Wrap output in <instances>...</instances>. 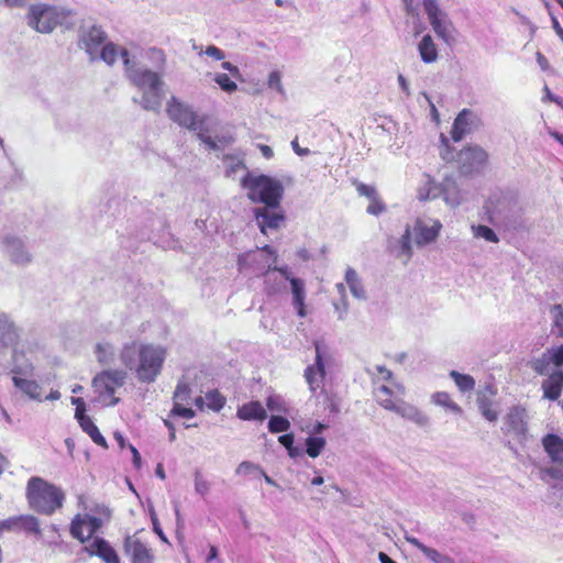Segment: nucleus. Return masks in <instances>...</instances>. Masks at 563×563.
I'll return each mask as SVG.
<instances>
[{
  "label": "nucleus",
  "mask_w": 563,
  "mask_h": 563,
  "mask_svg": "<svg viewBox=\"0 0 563 563\" xmlns=\"http://www.w3.org/2000/svg\"><path fill=\"white\" fill-rule=\"evenodd\" d=\"M195 489L200 495H206L209 490V484L205 481L199 472H196L195 476Z\"/></svg>",
  "instance_id": "nucleus-53"
},
{
  "label": "nucleus",
  "mask_w": 563,
  "mask_h": 563,
  "mask_svg": "<svg viewBox=\"0 0 563 563\" xmlns=\"http://www.w3.org/2000/svg\"><path fill=\"white\" fill-rule=\"evenodd\" d=\"M486 159V152L478 146L465 148L459 154V161L465 174L479 169L485 164Z\"/></svg>",
  "instance_id": "nucleus-23"
},
{
  "label": "nucleus",
  "mask_w": 563,
  "mask_h": 563,
  "mask_svg": "<svg viewBox=\"0 0 563 563\" xmlns=\"http://www.w3.org/2000/svg\"><path fill=\"white\" fill-rule=\"evenodd\" d=\"M107 43V34L100 27L92 25L80 31L78 47L84 49L91 62L98 60V54Z\"/></svg>",
  "instance_id": "nucleus-13"
},
{
  "label": "nucleus",
  "mask_w": 563,
  "mask_h": 563,
  "mask_svg": "<svg viewBox=\"0 0 563 563\" xmlns=\"http://www.w3.org/2000/svg\"><path fill=\"white\" fill-rule=\"evenodd\" d=\"M468 132L470 131L456 129L455 124H453L452 131H451V136H452L453 141L460 142L464 137V135Z\"/></svg>",
  "instance_id": "nucleus-62"
},
{
  "label": "nucleus",
  "mask_w": 563,
  "mask_h": 563,
  "mask_svg": "<svg viewBox=\"0 0 563 563\" xmlns=\"http://www.w3.org/2000/svg\"><path fill=\"white\" fill-rule=\"evenodd\" d=\"M1 252L15 267L25 268L33 263L34 256L25 240L19 235L7 233L0 240Z\"/></svg>",
  "instance_id": "nucleus-10"
},
{
  "label": "nucleus",
  "mask_w": 563,
  "mask_h": 563,
  "mask_svg": "<svg viewBox=\"0 0 563 563\" xmlns=\"http://www.w3.org/2000/svg\"><path fill=\"white\" fill-rule=\"evenodd\" d=\"M417 48L419 52V56L424 64H433L438 62V47L430 34H426L422 36L421 41L418 43Z\"/></svg>",
  "instance_id": "nucleus-29"
},
{
  "label": "nucleus",
  "mask_w": 563,
  "mask_h": 563,
  "mask_svg": "<svg viewBox=\"0 0 563 563\" xmlns=\"http://www.w3.org/2000/svg\"><path fill=\"white\" fill-rule=\"evenodd\" d=\"M90 556H98L104 563H121L117 551L103 538H95L84 548Z\"/></svg>",
  "instance_id": "nucleus-22"
},
{
  "label": "nucleus",
  "mask_w": 563,
  "mask_h": 563,
  "mask_svg": "<svg viewBox=\"0 0 563 563\" xmlns=\"http://www.w3.org/2000/svg\"><path fill=\"white\" fill-rule=\"evenodd\" d=\"M221 66L223 69L228 70L232 77L235 79H241L240 69L235 65L230 62H223Z\"/></svg>",
  "instance_id": "nucleus-59"
},
{
  "label": "nucleus",
  "mask_w": 563,
  "mask_h": 563,
  "mask_svg": "<svg viewBox=\"0 0 563 563\" xmlns=\"http://www.w3.org/2000/svg\"><path fill=\"white\" fill-rule=\"evenodd\" d=\"M95 355L101 365H112L115 362V347L110 342H99L95 346Z\"/></svg>",
  "instance_id": "nucleus-31"
},
{
  "label": "nucleus",
  "mask_w": 563,
  "mask_h": 563,
  "mask_svg": "<svg viewBox=\"0 0 563 563\" xmlns=\"http://www.w3.org/2000/svg\"><path fill=\"white\" fill-rule=\"evenodd\" d=\"M496 388L488 384L477 391L476 404L481 415L489 422H495L498 419V411L494 408L496 396Z\"/></svg>",
  "instance_id": "nucleus-21"
},
{
  "label": "nucleus",
  "mask_w": 563,
  "mask_h": 563,
  "mask_svg": "<svg viewBox=\"0 0 563 563\" xmlns=\"http://www.w3.org/2000/svg\"><path fill=\"white\" fill-rule=\"evenodd\" d=\"M294 441H295V438H294V434H291V433L283 434L278 438V442L282 445H284L287 449V451L294 450Z\"/></svg>",
  "instance_id": "nucleus-58"
},
{
  "label": "nucleus",
  "mask_w": 563,
  "mask_h": 563,
  "mask_svg": "<svg viewBox=\"0 0 563 563\" xmlns=\"http://www.w3.org/2000/svg\"><path fill=\"white\" fill-rule=\"evenodd\" d=\"M255 220L263 234L267 230H277L285 221V214L279 207H258L254 209Z\"/></svg>",
  "instance_id": "nucleus-19"
},
{
  "label": "nucleus",
  "mask_w": 563,
  "mask_h": 563,
  "mask_svg": "<svg viewBox=\"0 0 563 563\" xmlns=\"http://www.w3.org/2000/svg\"><path fill=\"white\" fill-rule=\"evenodd\" d=\"M316 358L314 363L309 365L303 373L306 383L309 386V390L316 394L318 389L322 388V383L325 377V362L321 352V343L314 342Z\"/></svg>",
  "instance_id": "nucleus-17"
},
{
  "label": "nucleus",
  "mask_w": 563,
  "mask_h": 563,
  "mask_svg": "<svg viewBox=\"0 0 563 563\" xmlns=\"http://www.w3.org/2000/svg\"><path fill=\"white\" fill-rule=\"evenodd\" d=\"M268 86L269 88L276 89L277 91L283 90L280 75L278 71H273L268 76Z\"/></svg>",
  "instance_id": "nucleus-55"
},
{
  "label": "nucleus",
  "mask_w": 563,
  "mask_h": 563,
  "mask_svg": "<svg viewBox=\"0 0 563 563\" xmlns=\"http://www.w3.org/2000/svg\"><path fill=\"white\" fill-rule=\"evenodd\" d=\"M412 240L411 227L407 225L402 235L391 246L394 256L400 260L405 265L411 260L413 254Z\"/></svg>",
  "instance_id": "nucleus-24"
},
{
  "label": "nucleus",
  "mask_w": 563,
  "mask_h": 563,
  "mask_svg": "<svg viewBox=\"0 0 563 563\" xmlns=\"http://www.w3.org/2000/svg\"><path fill=\"white\" fill-rule=\"evenodd\" d=\"M334 309L338 312V319L344 320L346 318L349 311V302L347 299L342 300L341 303H334Z\"/></svg>",
  "instance_id": "nucleus-57"
},
{
  "label": "nucleus",
  "mask_w": 563,
  "mask_h": 563,
  "mask_svg": "<svg viewBox=\"0 0 563 563\" xmlns=\"http://www.w3.org/2000/svg\"><path fill=\"white\" fill-rule=\"evenodd\" d=\"M306 452L310 457H318L325 446V439L322 437H309L306 440Z\"/></svg>",
  "instance_id": "nucleus-38"
},
{
  "label": "nucleus",
  "mask_w": 563,
  "mask_h": 563,
  "mask_svg": "<svg viewBox=\"0 0 563 563\" xmlns=\"http://www.w3.org/2000/svg\"><path fill=\"white\" fill-rule=\"evenodd\" d=\"M344 279L353 297L360 300L366 299V291L363 287V283L354 268L349 267L346 269Z\"/></svg>",
  "instance_id": "nucleus-30"
},
{
  "label": "nucleus",
  "mask_w": 563,
  "mask_h": 563,
  "mask_svg": "<svg viewBox=\"0 0 563 563\" xmlns=\"http://www.w3.org/2000/svg\"><path fill=\"white\" fill-rule=\"evenodd\" d=\"M191 389L187 383L180 380L178 382L175 393H174V402H184L188 401L190 398Z\"/></svg>",
  "instance_id": "nucleus-46"
},
{
  "label": "nucleus",
  "mask_w": 563,
  "mask_h": 563,
  "mask_svg": "<svg viewBox=\"0 0 563 563\" xmlns=\"http://www.w3.org/2000/svg\"><path fill=\"white\" fill-rule=\"evenodd\" d=\"M563 365V344L547 349L539 357L533 358L530 363L531 368L539 375H548L552 373L553 367Z\"/></svg>",
  "instance_id": "nucleus-16"
},
{
  "label": "nucleus",
  "mask_w": 563,
  "mask_h": 563,
  "mask_svg": "<svg viewBox=\"0 0 563 563\" xmlns=\"http://www.w3.org/2000/svg\"><path fill=\"white\" fill-rule=\"evenodd\" d=\"M290 429V422L288 419L282 416L273 415L268 421V430L272 433L286 432Z\"/></svg>",
  "instance_id": "nucleus-41"
},
{
  "label": "nucleus",
  "mask_w": 563,
  "mask_h": 563,
  "mask_svg": "<svg viewBox=\"0 0 563 563\" xmlns=\"http://www.w3.org/2000/svg\"><path fill=\"white\" fill-rule=\"evenodd\" d=\"M235 473L236 475H260L263 473V468L253 462L244 461L238 465Z\"/></svg>",
  "instance_id": "nucleus-44"
},
{
  "label": "nucleus",
  "mask_w": 563,
  "mask_h": 563,
  "mask_svg": "<svg viewBox=\"0 0 563 563\" xmlns=\"http://www.w3.org/2000/svg\"><path fill=\"white\" fill-rule=\"evenodd\" d=\"M223 164L225 166V175L228 177H234L239 170L246 169L243 159L238 156L225 155L223 157Z\"/></svg>",
  "instance_id": "nucleus-37"
},
{
  "label": "nucleus",
  "mask_w": 563,
  "mask_h": 563,
  "mask_svg": "<svg viewBox=\"0 0 563 563\" xmlns=\"http://www.w3.org/2000/svg\"><path fill=\"white\" fill-rule=\"evenodd\" d=\"M85 411H86L85 405L77 407L76 411H75V417L78 420L80 426H82V422H85V420H90V418L85 415Z\"/></svg>",
  "instance_id": "nucleus-61"
},
{
  "label": "nucleus",
  "mask_w": 563,
  "mask_h": 563,
  "mask_svg": "<svg viewBox=\"0 0 563 563\" xmlns=\"http://www.w3.org/2000/svg\"><path fill=\"white\" fill-rule=\"evenodd\" d=\"M550 314L553 320V325L558 330V334L563 338V307L561 305H554Z\"/></svg>",
  "instance_id": "nucleus-45"
},
{
  "label": "nucleus",
  "mask_w": 563,
  "mask_h": 563,
  "mask_svg": "<svg viewBox=\"0 0 563 563\" xmlns=\"http://www.w3.org/2000/svg\"><path fill=\"white\" fill-rule=\"evenodd\" d=\"M375 368L382 375V378L384 380H391V378H393L391 371H389L388 368H386L383 365H377Z\"/></svg>",
  "instance_id": "nucleus-64"
},
{
  "label": "nucleus",
  "mask_w": 563,
  "mask_h": 563,
  "mask_svg": "<svg viewBox=\"0 0 563 563\" xmlns=\"http://www.w3.org/2000/svg\"><path fill=\"white\" fill-rule=\"evenodd\" d=\"M30 507L43 515H52L63 506L65 495L60 488L41 477H31L26 487Z\"/></svg>",
  "instance_id": "nucleus-4"
},
{
  "label": "nucleus",
  "mask_w": 563,
  "mask_h": 563,
  "mask_svg": "<svg viewBox=\"0 0 563 563\" xmlns=\"http://www.w3.org/2000/svg\"><path fill=\"white\" fill-rule=\"evenodd\" d=\"M123 548L131 563H154L153 550L135 536L125 537Z\"/></svg>",
  "instance_id": "nucleus-20"
},
{
  "label": "nucleus",
  "mask_w": 563,
  "mask_h": 563,
  "mask_svg": "<svg viewBox=\"0 0 563 563\" xmlns=\"http://www.w3.org/2000/svg\"><path fill=\"white\" fill-rule=\"evenodd\" d=\"M405 540L410 543L411 545L416 547L418 550H420L422 553L426 552V550L428 549L427 545H424L422 542H420L417 538L406 533L405 534Z\"/></svg>",
  "instance_id": "nucleus-60"
},
{
  "label": "nucleus",
  "mask_w": 563,
  "mask_h": 563,
  "mask_svg": "<svg viewBox=\"0 0 563 563\" xmlns=\"http://www.w3.org/2000/svg\"><path fill=\"white\" fill-rule=\"evenodd\" d=\"M423 554L433 563H454L450 556L441 554L438 550L430 547H428Z\"/></svg>",
  "instance_id": "nucleus-48"
},
{
  "label": "nucleus",
  "mask_w": 563,
  "mask_h": 563,
  "mask_svg": "<svg viewBox=\"0 0 563 563\" xmlns=\"http://www.w3.org/2000/svg\"><path fill=\"white\" fill-rule=\"evenodd\" d=\"M122 62L125 67L128 79L141 92V97L133 98V102L146 111L158 112L162 108L164 92V80L157 71L145 67H139L130 59L128 51H122Z\"/></svg>",
  "instance_id": "nucleus-2"
},
{
  "label": "nucleus",
  "mask_w": 563,
  "mask_h": 563,
  "mask_svg": "<svg viewBox=\"0 0 563 563\" xmlns=\"http://www.w3.org/2000/svg\"><path fill=\"white\" fill-rule=\"evenodd\" d=\"M423 9L432 26L433 32L444 43L453 41L454 25L446 12H444L437 0H423Z\"/></svg>",
  "instance_id": "nucleus-12"
},
{
  "label": "nucleus",
  "mask_w": 563,
  "mask_h": 563,
  "mask_svg": "<svg viewBox=\"0 0 563 563\" xmlns=\"http://www.w3.org/2000/svg\"><path fill=\"white\" fill-rule=\"evenodd\" d=\"M440 196H443L444 201L451 207H456L461 202L456 184L453 179L445 178L442 184H437L430 175H423V183L418 188V199L424 201Z\"/></svg>",
  "instance_id": "nucleus-9"
},
{
  "label": "nucleus",
  "mask_w": 563,
  "mask_h": 563,
  "mask_svg": "<svg viewBox=\"0 0 563 563\" xmlns=\"http://www.w3.org/2000/svg\"><path fill=\"white\" fill-rule=\"evenodd\" d=\"M506 431L514 434H525L527 431L526 411L521 408L515 407L509 410L506 416Z\"/></svg>",
  "instance_id": "nucleus-26"
},
{
  "label": "nucleus",
  "mask_w": 563,
  "mask_h": 563,
  "mask_svg": "<svg viewBox=\"0 0 563 563\" xmlns=\"http://www.w3.org/2000/svg\"><path fill=\"white\" fill-rule=\"evenodd\" d=\"M470 114H471V112L466 109L461 111L454 120L453 124H455V128L470 131V122H468Z\"/></svg>",
  "instance_id": "nucleus-49"
},
{
  "label": "nucleus",
  "mask_w": 563,
  "mask_h": 563,
  "mask_svg": "<svg viewBox=\"0 0 563 563\" xmlns=\"http://www.w3.org/2000/svg\"><path fill=\"white\" fill-rule=\"evenodd\" d=\"M82 428V430L85 432H87L91 440L98 444V445H101L102 448H107L108 444H107V441L104 439V437L99 432V429L97 428V426L92 422V420H85V422H82V426H80Z\"/></svg>",
  "instance_id": "nucleus-39"
},
{
  "label": "nucleus",
  "mask_w": 563,
  "mask_h": 563,
  "mask_svg": "<svg viewBox=\"0 0 563 563\" xmlns=\"http://www.w3.org/2000/svg\"><path fill=\"white\" fill-rule=\"evenodd\" d=\"M542 446L552 465L540 468V478L544 483L559 482L563 489V439L556 434H547L542 438Z\"/></svg>",
  "instance_id": "nucleus-7"
},
{
  "label": "nucleus",
  "mask_w": 563,
  "mask_h": 563,
  "mask_svg": "<svg viewBox=\"0 0 563 563\" xmlns=\"http://www.w3.org/2000/svg\"><path fill=\"white\" fill-rule=\"evenodd\" d=\"M151 520H152L154 532L159 537V539L163 542H168L165 533L163 532V530L161 528L159 521H158V519H157V517H156L154 511L151 512Z\"/></svg>",
  "instance_id": "nucleus-56"
},
{
  "label": "nucleus",
  "mask_w": 563,
  "mask_h": 563,
  "mask_svg": "<svg viewBox=\"0 0 563 563\" xmlns=\"http://www.w3.org/2000/svg\"><path fill=\"white\" fill-rule=\"evenodd\" d=\"M126 379V372L122 369H108L99 373L92 379V387L102 400L110 398L107 405L114 406L120 399L114 397L118 388L123 386Z\"/></svg>",
  "instance_id": "nucleus-11"
},
{
  "label": "nucleus",
  "mask_w": 563,
  "mask_h": 563,
  "mask_svg": "<svg viewBox=\"0 0 563 563\" xmlns=\"http://www.w3.org/2000/svg\"><path fill=\"white\" fill-rule=\"evenodd\" d=\"M548 375L549 377L542 383L544 397L550 400H558L563 389V371L556 369Z\"/></svg>",
  "instance_id": "nucleus-25"
},
{
  "label": "nucleus",
  "mask_w": 563,
  "mask_h": 563,
  "mask_svg": "<svg viewBox=\"0 0 563 563\" xmlns=\"http://www.w3.org/2000/svg\"><path fill=\"white\" fill-rule=\"evenodd\" d=\"M472 231H473L474 236H476V238H482L485 241L492 242V243L499 242V238L497 236L495 231L487 225H483V224L472 225Z\"/></svg>",
  "instance_id": "nucleus-40"
},
{
  "label": "nucleus",
  "mask_w": 563,
  "mask_h": 563,
  "mask_svg": "<svg viewBox=\"0 0 563 563\" xmlns=\"http://www.w3.org/2000/svg\"><path fill=\"white\" fill-rule=\"evenodd\" d=\"M290 287H291V294H292V305L295 309L297 310V314L300 318H305L307 316L306 310V289H305V282L300 278H291L290 279Z\"/></svg>",
  "instance_id": "nucleus-28"
},
{
  "label": "nucleus",
  "mask_w": 563,
  "mask_h": 563,
  "mask_svg": "<svg viewBox=\"0 0 563 563\" xmlns=\"http://www.w3.org/2000/svg\"><path fill=\"white\" fill-rule=\"evenodd\" d=\"M166 112L169 119L180 126H184L190 131L197 132V137L205 143L209 150H218L219 143H229L231 142V137H218V140H213L211 136L207 135V129L203 126V120H199L197 113L191 109L190 106L181 102L176 97H170L166 104Z\"/></svg>",
  "instance_id": "nucleus-3"
},
{
  "label": "nucleus",
  "mask_w": 563,
  "mask_h": 563,
  "mask_svg": "<svg viewBox=\"0 0 563 563\" xmlns=\"http://www.w3.org/2000/svg\"><path fill=\"white\" fill-rule=\"evenodd\" d=\"M241 186L247 190V198L251 201L268 207L280 206L284 187L279 180L266 175L254 176L247 172L241 180Z\"/></svg>",
  "instance_id": "nucleus-5"
},
{
  "label": "nucleus",
  "mask_w": 563,
  "mask_h": 563,
  "mask_svg": "<svg viewBox=\"0 0 563 563\" xmlns=\"http://www.w3.org/2000/svg\"><path fill=\"white\" fill-rule=\"evenodd\" d=\"M376 401L386 410L396 412L404 419L410 420L419 427H427L429 424V417L424 415L416 406L404 401L402 399H391L393 391L386 385H379L374 389Z\"/></svg>",
  "instance_id": "nucleus-6"
},
{
  "label": "nucleus",
  "mask_w": 563,
  "mask_h": 563,
  "mask_svg": "<svg viewBox=\"0 0 563 563\" xmlns=\"http://www.w3.org/2000/svg\"><path fill=\"white\" fill-rule=\"evenodd\" d=\"M236 417L244 421H264L267 412L260 401H250L238 408Z\"/></svg>",
  "instance_id": "nucleus-27"
},
{
  "label": "nucleus",
  "mask_w": 563,
  "mask_h": 563,
  "mask_svg": "<svg viewBox=\"0 0 563 563\" xmlns=\"http://www.w3.org/2000/svg\"><path fill=\"white\" fill-rule=\"evenodd\" d=\"M102 526L101 519L90 515H77L70 523V534L81 543L88 541Z\"/></svg>",
  "instance_id": "nucleus-18"
},
{
  "label": "nucleus",
  "mask_w": 563,
  "mask_h": 563,
  "mask_svg": "<svg viewBox=\"0 0 563 563\" xmlns=\"http://www.w3.org/2000/svg\"><path fill=\"white\" fill-rule=\"evenodd\" d=\"M355 186H356V190H357L358 195L365 196L369 200L374 199L375 197L378 196L375 187H373V186L365 185L363 183H355Z\"/></svg>",
  "instance_id": "nucleus-50"
},
{
  "label": "nucleus",
  "mask_w": 563,
  "mask_h": 563,
  "mask_svg": "<svg viewBox=\"0 0 563 563\" xmlns=\"http://www.w3.org/2000/svg\"><path fill=\"white\" fill-rule=\"evenodd\" d=\"M266 406L273 412L287 413L288 407L285 400L278 395H271L266 398Z\"/></svg>",
  "instance_id": "nucleus-43"
},
{
  "label": "nucleus",
  "mask_w": 563,
  "mask_h": 563,
  "mask_svg": "<svg viewBox=\"0 0 563 563\" xmlns=\"http://www.w3.org/2000/svg\"><path fill=\"white\" fill-rule=\"evenodd\" d=\"M64 19L65 15L62 10L45 3L30 5L26 14L27 25L44 34L52 33Z\"/></svg>",
  "instance_id": "nucleus-8"
},
{
  "label": "nucleus",
  "mask_w": 563,
  "mask_h": 563,
  "mask_svg": "<svg viewBox=\"0 0 563 563\" xmlns=\"http://www.w3.org/2000/svg\"><path fill=\"white\" fill-rule=\"evenodd\" d=\"M468 132L470 131L456 129L455 124H453L452 131H451V136H452L453 141L460 142L464 137V135Z\"/></svg>",
  "instance_id": "nucleus-63"
},
{
  "label": "nucleus",
  "mask_w": 563,
  "mask_h": 563,
  "mask_svg": "<svg viewBox=\"0 0 563 563\" xmlns=\"http://www.w3.org/2000/svg\"><path fill=\"white\" fill-rule=\"evenodd\" d=\"M21 339V328L16 325L14 320L5 312H0V351L12 349L13 357L16 360V345Z\"/></svg>",
  "instance_id": "nucleus-15"
},
{
  "label": "nucleus",
  "mask_w": 563,
  "mask_h": 563,
  "mask_svg": "<svg viewBox=\"0 0 563 563\" xmlns=\"http://www.w3.org/2000/svg\"><path fill=\"white\" fill-rule=\"evenodd\" d=\"M431 400L434 405L440 406L455 415H462V408L451 399L450 395L445 391H437L432 395Z\"/></svg>",
  "instance_id": "nucleus-34"
},
{
  "label": "nucleus",
  "mask_w": 563,
  "mask_h": 563,
  "mask_svg": "<svg viewBox=\"0 0 563 563\" xmlns=\"http://www.w3.org/2000/svg\"><path fill=\"white\" fill-rule=\"evenodd\" d=\"M122 51L126 49L112 42H107L98 54V60L100 59L108 65H113L119 56L122 58Z\"/></svg>",
  "instance_id": "nucleus-33"
},
{
  "label": "nucleus",
  "mask_w": 563,
  "mask_h": 563,
  "mask_svg": "<svg viewBox=\"0 0 563 563\" xmlns=\"http://www.w3.org/2000/svg\"><path fill=\"white\" fill-rule=\"evenodd\" d=\"M449 375L454 380L460 391L466 393L475 388V379L471 375L462 374L457 371H451Z\"/></svg>",
  "instance_id": "nucleus-36"
},
{
  "label": "nucleus",
  "mask_w": 563,
  "mask_h": 563,
  "mask_svg": "<svg viewBox=\"0 0 563 563\" xmlns=\"http://www.w3.org/2000/svg\"><path fill=\"white\" fill-rule=\"evenodd\" d=\"M15 523H20V526L29 532H41L38 520L34 516H21L16 519H10L3 522V526L11 528V526Z\"/></svg>",
  "instance_id": "nucleus-35"
},
{
  "label": "nucleus",
  "mask_w": 563,
  "mask_h": 563,
  "mask_svg": "<svg viewBox=\"0 0 563 563\" xmlns=\"http://www.w3.org/2000/svg\"><path fill=\"white\" fill-rule=\"evenodd\" d=\"M442 223L434 219L418 218L411 227L413 242L418 247H424L437 241Z\"/></svg>",
  "instance_id": "nucleus-14"
},
{
  "label": "nucleus",
  "mask_w": 563,
  "mask_h": 563,
  "mask_svg": "<svg viewBox=\"0 0 563 563\" xmlns=\"http://www.w3.org/2000/svg\"><path fill=\"white\" fill-rule=\"evenodd\" d=\"M13 384L16 388L27 395L31 399L42 400L41 387L35 380L13 376Z\"/></svg>",
  "instance_id": "nucleus-32"
},
{
  "label": "nucleus",
  "mask_w": 563,
  "mask_h": 563,
  "mask_svg": "<svg viewBox=\"0 0 563 563\" xmlns=\"http://www.w3.org/2000/svg\"><path fill=\"white\" fill-rule=\"evenodd\" d=\"M386 209L385 205L379 200L378 196L374 199H371V203L367 207L366 211L369 214L378 216L384 212Z\"/></svg>",
  "instance_id": "nucleus-52"
},
{
  "label": "nucleus",
  "mask_w": 563,
  "mask_h": 563,
  "mask_svg": "<svg viewBox=\"0 0 563 563\" xmlns=\"http://www.w3.org/2000/svg\"><path fill=\"white\" fill-rule=\"evenodd\" d=\"M214 81L220 86V88L225 92H234L238 89V85L230 79L227 74H217L214 76Z\"/></svg>",
  "instance_id": "nucleus-47"
},
{
  "label": "nucleus",
  "mask_w": 563,
  "mask_h": 563,
  "mask_svg": "<svg viewBox=\"0 0 563 563\" xmlns=\"http://www.w3.org/2000/svg\"><path fill=\"white\" fill-rule=\"evenodd\" d=\"M205 398L208 408L213 411H220L225 404V398L218 390L208 391Z\"/></svg>",
  "instance_id": "nucleus-42"
},
{
  "label": "nucleus",
  "mask_w": 563,
  "mask_h": 563,
  "mask_svg": "<svg viewBox=\"0 0 563 563\" xmlns=\"http://www.w3.org/2000/svg\"><path fill=\"white\" fill-rule=\"evenodd\" d=\"M166 354V349L159 344L129 342L122 346L120 360L139 382L150 384L161 374Z\"/></svg>",
  "instance_id": "nucleus-1"
},
{
  "label": "nucleus",
  "mask_w": 563,
  "mask_h": 563,
  "mask_svg": "<svg viewBox=\"0 0 563 563\" xmlns=\"http://www.w3.org/2000/svg\"><path fill=\"white\" fill-rule=\"evenodd\" d=\"M172 415L190 419L195 417V411L191 408L183 407L181 402H174Z\"/></svg>",
  "instance_id": "nucleus-51"
},
{
  "label": "nucleus",
  "mask_w": 563,
  "mask_h": 563,
  "mask_svg": "<svg viewBox=\"0 0 563 563\" xmlns=\"http://www.w3.org/2000/svg\"><path fill=\"white\" fill-rule=\"evenodd\" d=\"M205 54L216 60H222L225 57L224 52L214 45L207 46Z\"/></svg>",
  "instance_id": "nucleus-54"
}]
</instances>
